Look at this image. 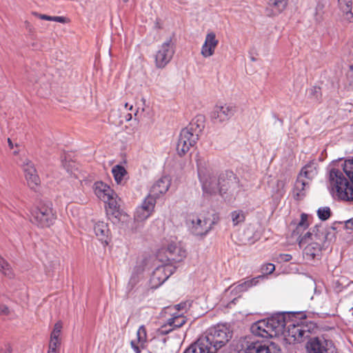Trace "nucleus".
Returning <instances> with one entry per match:
<instances>
[{
    "label": "nucleus",
    "mask_w": 353,
    "mask_h": 353,
    "mask_svg": "<svg viewBox=\"0 0 353 353\" xmlns=\"http://www.w3.org/2000/svg\"><path fill=\"white\" fill-rule=\"evenodd\" d=\"M305 347L307 353H336L333 341L323 336L310 338Z\"/></svg>",
    "instance_id": "9"
},
{
    "label": "nucleus",
    "mask_w": 353,
    "mask_h": 353,
    "mask_svg": "<svg viewBox=\"0 0 353 353\" xmlns=\"http://www.w3.org/2000/svg\"><path fill=\"white\" fill-rule=\"evenodd\" d=\"M123 2H128L129 0H122Z\"/></svg>",
    "instance_id": "57"
},
{
    "label": "nucleus",
    "mask_w": 353,
    "mask_h": 353,
    "mask_svg": "<svg viewBox=\"0 0 353 353\" xmlns=\"http://www.w3.org/2000/svg\"><path fill=\"white\" fill-rule=\"evenodd\" d=\"M322 9H323V6L319 4L316 8L315 20L317 22L321 21L322 19V14H321Z\"/></svg>",
    "instance_id": "43"
},
{
    "label": "nucleus",
    "mask_w": 353,
    "mask_h": 353,
    "mask_svg": "<svg viewBox=\"0 0 353 353\" xmlns=\"http://www.w3.org/2000/svg\"><path fill=\"white\" fill-rule=\"evenodd\" d=\"M204 336L217 352L232 339V332L225 325L219 324L209 328Z\"/></svg>",
    "instance_id": "8"
},
{
    "label": "nucleus",
    "mask_w": 353,
    "mask_h": 353,
    "mask_svg": "<svg viewBox=\"0 0 353 353\" xmlns=\"http://www.w3.org/2000/svg\"><path fill=\"white\" fill-rule=\"evenodd\" d=\"M175 52L174 44L171 38L166 39L159 47L154 56L157 68H164L172 60Z\"/></svg>",
    "instance_id": "10"
},
{
    "label": "nucleus",
    "mask_w": 353,
    "mask_h": 353,
    "mask_svg": "<svg viewBox=\"0 0 353 353\" xmlns=\"http://www.w3.org/2000/svg\"><path fill=\"white\" fill-rule=\"evenodd\" d=\"M334 234L327 232L321 225H316L312 232H307L299 240V246L304 247L303 255L307 260H314L321 254L322 246L326 241H331Z\"/></svg>",
    "instance_id": "3"
},
{
    "label": "nucleus",
    "mask_w": 353,
    "mask_h": 353,
    "mask_svg": "<svg viewBox=\"0 0 353 353\" xmlns=\"http://www.w3.org/2000/svg\"><path fill=\"white\" fill-rule=\"evenodd\" d=\"M60 346H61V339H60L50 338L48 350H54V351L59 352Z\"/></svg>",
    "instance_id": "40"
},
{
    "label": "nucleus",
    "mask_w": 353,
    "mask_h": 353,
    "mask_svg": "<svg viewBox=\"0 0 353 353\" xmlns=\"http://www.w3.org/2000/svg\"><path fill=\"white\" fill-rule=\"evenodd\" d=\"M186 256V251L176 243L168 244L165 249H161L157 253V257L162 262L177 263Z\"/></svg>",
    "instance_id": "11"
},
{
    "label": "nucleus",
    "mask_w": 353,
    "mask_h": 353,
    "mask_svg": "<svg viewBox=\"0 0 353 353\" xmlns=\"http://www.w3.org/2000/svg\"><path fill=\"white\" fill-rule=\"evenodd\" d=\"M11 347L9 345H4L0 347V353H11Z\"/></svg>",
    "instance_id": "47"
},
{
    "label": "nucleus",
    "mask_w": 353,
    "mask_h": 353,
    "mask_svg": "<svg viewBox=\"0 0 353 353\" xmlns=\"http://www.w3.org/2000/svg\"><path fill=\"white\" fill-rule=\"evenodd\" d=\"M197 171L199 181L201 183L202 190L204 195H214L225 192L227 188L223 184L225 181V175L221 174L218 177L214 172L208 169L201 161L197 160Z\"/></svg>",
    "instance_id": "4"
},
{
    "label": "nucleus",
    "mask_w": 353,
    "mask_h": 353,
    "mask_svg": "<svg viewBox=\"0 0 353 353\" xmlns=\"http://www.w3.org/2000/svg\"><path fill=\"white\" fill-rule=\"evenodd\" d=\"M137 342L132 341L131 347L135 352V353H141V349L145 347L147 342V331L145 325H141L137 332Z\"/></svg>",
    "instance_id": "22"
},
{
    "label": "nucleus",
    "mask_w": 353,
    "mask_h": 353,
    "mask_svg": "<svg viewBox=\"0 0 353 353\" xmlns=\"http://www.w3.org/2000/svg\"><path fill=\"white\" fill-rule=\"evenodd\" d=\"M350 312L352 313V315H353V307L350 310Z\"/></svg>",
    "instance_id": "55"
},
{
    "label": "nucleus",
    "mask_w": 353,
    "mask_h": 353,
    "mask_svg": "<svg viewBox=\"0 0 353 353\" xmlns=\"http://www.w3.org/2000/svg\"><path fill=\"white\" fill-rule=\"evenodd\" d=\"M236 107L231 104L216 105L212 113L214 123H223L228 121L235 113Z\"/></svg>",
    "instance_id": "15"
},
{
    "label": "nucleus",
    "mask_w": 353,
    "mask_h": 353,
    "mask_svg": "<svg viewBox=\"0 0 353 353\" xmlns=\"http://www.w3.org/2000/svg\"><path fill=\"white\" fill-rule=\"evenodd\" d=\"M190 221L191 222L190 230L194 235H205L211 229L212 221L210 219L193 216Z\"/></svg>",
    "instance_id": "18"
},
{
    "label": "nucleus",
    "mask_w": 353,
    "mask_h": 353,
    "mask_svg": "<svg viewBox=\"0 0 353 353\" xmlns=\"http://www.w3.org/2000/svg\"><path fill=\"white\" fill-rule=\"evenodd\" d=\"M309 94L314 101H319L321 97L320 88L313 87L309 90Z\"/></svg>",
    "instance_id": "41"
},
{
    "label": "nucleus",
    "mask_w": 353,
    "mask_h": 353,
    "mask_svg": "<svg viewBox=\"0 0 353 353\" xmlns=\"http://www.w3.org/2000/svg\"><path fill=\"white\" fill-rule=\"evenodd\" d=\"M318 174V163L315 161H311L305 164L301 169L299 176L305 177L310 181L312 180Z\"/></svg>",
    "instance_id": "24"
},
{
    "label": "nucleus",
    "mask_w": 353,
    "mask_h": 353,
    "mask_svg": "<svg viewBox=\"0 0 353 353\" xmlns=\"http://www.w3.org/2000/svg\"><path fill=\"white\" fill-rule=\"evenodd\" d=\"M47 353H59V351L48 350Z\"/></svg>",
    "instance_id": "54"
},
{
    "label": "nucleus",
    "mask_w": 353,
    "mask_h": 353,
    "mask_svg": "<svg viewBox=\"0 0 353 353\" xmlns=\"http://www.w3.org/2000/svg\"><path fill=\"white\" fill-rule=\"evenodd\" d=\"M94 193L98 198L103 201L110 196V195H114V192L110 188V187L102 181H97L94 183Z\"/></svg>",
    "instance_id": "23"
},
{
    "label": "nucleus",
    "mask_w": 353,
    "mask_h": 353,
    "mask_svg": "<svg viewBox=\"0 0 353 353\" xmlns=\"http://www.w3.org/2000/svg\"><path fill=\"white\" fill-rule=\"evenodd\" d=\"M195 347L199 350V353H216V348L212 346L205 336H200L194 342Z\"/></svg>",
    "instance_id": "26"
},
{
    "label": "nucleus",
    "mask_w": 353,
    "mask_h": 353,
    "mask_svg": "<svg viewBox=\"0 0 353 353\" xmlns=\"http://www.w3.org/2000/svg\"><path fill=\"white\" fill-rule=\"evenodd\" d=\"M331 214L330 208L329 207H322L317 210V215L322 221L327 220Z\"/></svg>",
    "instance_id": "37"
},
{
    "label": "nucleus",
    "mask_w": 353,
    "mask_h": 353,
    "mask_svg": "<svg viewBox=\"0 0 353 353\" xmlns=\"http://www.w3.org/2000/svg\"><path fill=\"white\" fill-rule=\"evenodd\" d=\"M131 118H132L131 114H128L127 115V117H126V120H127V121H129V120H130V119H131Z\"/></svg>",
    "instance_id": "53"
},
{
    "label": "nucleus",
    "mask_w": 353,
    "mask_h": 353,
    "mask_svg": "<svg viewBox=\"0 0 353 353\" xmlns=\"http://www.w3.org/2000/svg\"><path fill=\"white\" fill-rule=\"evenodd\" d=\"M39 19L43 20H47V21H52V17L46 15V14H35Z\"/></svg>",
    "instance_id": "50"
},
{
    "label": "nucleus",
    "mask_w": 353,
    "mask_h": 353,
    "mask_svg": "<svg viewBox=\"0 0 353 353\" xmlns=\"http://www.w3.org/2000/svg\"><path fill=\"white\" fill-rule=\"evenodd\" d=\"M285 185V183L283 180H277L276 182V190H274V193L279 196H281L284 192V188Z\"/></svg>",
    "instance_id": "38"
},
{
    "label": "nucleus",
    "mask_w": 353,
    "mask_h": 353,
    "mask_svg": "<svg viewBox=\"0 0 353 353\" xmlns=\"http://www.w3.org/2000/svg\"><path fill=\"white\" fill-rule=\"evenodd\" d=\"M275 266L272 263H268L262 267V271L263 274H270L274 272Z\"/></svg>",
    "instance_id": "42"
},
{
    "label": "nucleus",
    "mask_w": 353,
    "mask_h": 353,
    "mask_svg": "<svg viewBox=\"0 0 353 353\" xmlns=\"http://www.w3.org/2000/svg\"><path fill=\"white\" fill-rule=\"evenodd\" d=\"M234 225H236L245 221V214L242 210H235L230 214Z\"/></svg>",
    "instance_id": "34"
},
{
    "label": "nucleus",
    "mask_w": 353,
    "mask_h": 353,
    "mask_svg": "<svg viewBox=\"0 0 353 353\" xmlns=\"http://www.w3.org/2000/svg\"><path fill=\"white\" fill-rule=\"evenodd\" d=\"M309 183L299 176H298L292 190L293 197L299 201L305 196L306 188H308Z\"/></svg>",
    "instance_id": "25"
},
{
    "label": "nucleus",
    "mask_w": 353,
    "mask_h": 353,
    "mask_svg": "<svg viewBox=\"0 0 353 353\" xmlns=\"http://www.w3.org/2000/svg\"><path fill=\"white\" fill-rule=\"evenodd\" d=\"M125 107L126 108H128L129 110H132V108H133L132 105H129L128 103H126L125 104Z\"/></svg>",
    "instance_id": "52"
},
{
    "label": "nucleus",
    "mask_w": 353,
    "mask_h": 353,
    "mask_svg": "<svg viewBox=\"0 0 353 353\" xmlns=\"http://www.w3.org/2000/svg\"><path fill=\"white\" fill-rule=\"evenodd\" d=\"M62 165L68 173L74 175L75 178H78L77 174L74 170V163L73 161H68L66 159L62 160Z\"/></svg>",
    "instance_id": "35"
},
{
    "label": "nucleus",
    "mask_w": 353,
    "mask_h": 353,
    "mask_svg": "<svg viewBox=\"0 0 353 353\" xmlns=\"http://www.w3.org/2000/svg\"><path fill=\"white\" fill-rule=\"evenodd\" d=\"M327 188L332 195L342 201H353V157L332 163L327 167Z\"/></svg>",
    "instance_id": "2"
},
{
    "label": "nucleus",
    "mask_w": 353,
    "mask_h": 353,
    "mask_svg": "<svg viewBox=\"0 0 353 353\" xmlns=\"http://www.w3.org/2000/svg\"><path fill=\"white\" fill-rule=\"evenodd\" d=\"M175 271V268L164 264L158 266L153 271L150 277V285L152 288H157L162 285Z\"/></svg>",
    "instance_id": "13"
},
{
    "label": "nucleus",
    "mask_w": 353,
    "mask_h": 353,
    "mask_svg": "<svg viewBox=\"0 0 353 353\" xmlns=\"http://www.w3.org/2000/svg\"><path fill=\"white\" fill-rule=\"evenodd\" d=\"M27 184L32 190H36L41 181L34 164L28 159L22 161L21 164Z\"/></svg>",
    "instance_id": "14"
},
{
    "label": "nucleus",
    "mask_w": 353,
    "mask_h": 353,
    "mask_svg": "<svg viewBox=\"0 0 353 353\" xmlns=\"http://www.w3.org/2000/svg\"><path fill=\"white\" fill-rule=\"evenodd\" d=\"M309 226V221H308V215L305 213H302L301 214V219L299 222L297 224L296 230H305Z\"/></svg>",
    "instance_id": "36"
},
{
    "label": "nucleus",
    "mask_w": 353,
    "mask_h": 353,
    "mask_svg": "<svg viewBox=\"0 0 353 353\" xmlns=\"http://www.w3.org/2000/svg\"><path fill=\"white\" fill-rule=\"evenodd\" d=\"M345 227L347 230H353V217L345 221Z\"/></svg>",
    "instance_id": "48"
},
{
    "label": "nucleus",
    "mask_w": 353,
    "mask_h": 353,
    "mask_svg": "<svg viewBox=\"0 0 353 353\" xmlns=\"http://www.w3.org/2000/svg\"><path fill=\"white\" fill-rule=\"evenodd\" d=\"M8 143L10 148L12 149L14 145L10 139H8Z\"/></svg>",
    "instance_id": "51"
},
{
    "label": "nucleus",
    "mask_w": 353,
    "mask_h": 353,
    "mask_svg": "<svg viewBox=\"0 0 353 353\" xmlns=\"http://www.w3.org/2000/svg\"><path fill=\"white\" fill-rule=\"evenodd\" d=\"M171 185V179L168 176H164L158 179L151 187L148 196H152L155 200L165 194Z\"/></svg>",
    "instance_id": "19"
},
{
    "label": "nucleus",
    "mask_w": 353,
    "mask_h": 353,
    "mask_svg": "<svg viewBox=\"0 0 353 353\" xmlns=\"http://www.w3.org/2000/svg\"><path fill=\"white\" fill-rule=\"evenodd\" d=\"M225 175V181L223 183L225 184V188H227L225 192L223 193V196L225 194H229L231 196H236L241 191L244 190L242 185L240 183L239 179L234 175L232 172H225L223 173Z\"/></svg>",
    "instance_id": "17"
},
{
    "label": "nucleus",
    "mask_w": 353,
    "mask_h": 353,
    "mask_svg": "<svg viewBox=\"0 0 353 353\" xmlns=\"http://www.w3.org/2000/svg\"><path fill=\"white\" fill-rule=\"evenodd\" d=\"M30 221L40 228H48L56 219L50 201H40L30 210Z\"/></svg>",
    "instance_id": "6"
},
{
    "label": "nucleus",
    "mask_w": 353,
    "mask_h": 353,
    "mask_svg": "<svg viewBox=\"0 0 353 353\" xmlns=\"http://www.w3.org/2000/svg\"><path fill=\"white\" fill-rule=\"evenodd\" d=\"M292 259V255H290L289 254H280L279 255V258H278V259L280 261H283V262L290 261Z\"/></svg>",
    "instance_id": "44"
},
{
    "label": "nucleus",
    "mask_w": 353,
    "mask_h": 353,
    "mask_svg": "<svg viewBox=\"0 0 353 353\" xmlns=\"http://www.w3.org/2000/svg\"><path fill=\"white\" fill-rule=\"evenodd\" d=\"M62 329V323L61 321H58L55 323L54 326V329L50 334V338L53 339H60V334Z\"/></svg>",
    "instance_id": "39"
},
{
    "label": "nucleus",
    "mask_w": 353,
    "mask_h": 353,
    "mask_svg": "<svg viewBox=\"0 0 353 353\" xmlns=\"http://www.w3.org/2000/svg\"><path fill=\"white\" fill-rule=\"evenodd\" d=\"M195 344L193 343L190 345V347L185 350V351L183 353H199V350L197 348L194 350Z\"/></svg>",
    "instance_id": "45"
},
{
    "label": "nucleus",
    "mask_w": 353,
    "mask_h": 353,
    "mask_svg": "<svg viewBox=\"0 0 353 353\" xmlns=\"http://www.w3.org/2000/svg\"><path fill=\"white\" fill-rule=\"evenodd\" d=\"M94 232L99 239L104 245H107L110 240V230L106 223L97 221L94 225Z\"/></svg>",
    "instance_id": "21"
},
{
    "label": "nucleus",
    "mask_w": 353,
    "mask_h": 353,
    "mask_svg": "<svg viewBox=\"0 0 353 353\" xmlns=\"http://www.w3.org/2000/svg\"><path fill=\"white\" fill-rule=\"evenodd\" d=\"M0 272L6 277L12 279L14 277V272L10 265L0 256Z\"/></svg>",
    "instance_id": "31"
},
{
    "label": "nucleus",
    "mask_w": 353,
    "mask_h": 353,
    "mask_svg": "<svg viewBox=\"0 0 353 353\" xmlns=\"http://www.w3.org/2000/svg\"><path fill=\"white\" fill-rule=\"evenodd\" d=\"M112 173L117 183L122 184L123 183L124 178L127 174V171L123 166L121 165H116L112 168Z\"/></svg>",
    "instance_id": "29"
},
{
    "label": "nucleus",
    "mask_w": 353,
    "mask_h": 353,
    "mask_svg": "<svg viewBox=\"0 0 353 353\" xmlns=\"http://www.w3.org/2000/svg\"><path fill=\"white\" fill-rule=\"evenodd\" d=\"M219 44L214 32L207 33L203 44L201 46V54L204 58H208L214 54L215 49Z\"/></svg>",
    "instance_id": "20"
},
{
    "label": "nucleus",
    "mask_w": 353,
    "mask_h": 353,
    "mask_svg": "<svg viewBox=\"0 0 353 353\" xmlns=\"http://www.w3.org/2000/svg\"><path fill=\"white\" fill-rule=\"evenodd\" d=\"M143 267L141 265H136L132 271V275L128 282V288L132 290L139 281L141 275L143 272Z\"/></svg>",
    "instance_id": "28"
},
{
    "label": "nucleus",
    "mask_w": 353,
    "mask_h": 353,
    "mask_svg": "<svg viewBox=\"0 0 353 353\" xmlns=\"http://www.w3.org/2000/svg\"><path fill=\"white\" fill-rule=\"evenodd\" d=\"M341 10L345 12L348 19H353V14L351 12L352 10V0H338Z\"/></svg>",
    "instance_id": "33"
},
{
    "label": "nucleus",
    "mask_w": 353,
    "mask_h": 353,
    "mask_svg": "<svg viewBox=\"0 0 353 353\" xmlns=\"http://www.w3.org/2000/svg\"><path fill=\"white\" fill-rule=\"evenodd\" d=\"M264 275H259L254 278L246 281H240L237 284H233L225 290V296L230 293L232 295V301L230 303H235V301L241 296V294L253 286H256L261 281L265 279Z\"/></svg>",
    "instance_id": "12"
},
{
    "label": "nucleus",
    "mask_w": 353,
    "mask_h": 353,
    "mask_svg": "<svg viewBox=\"0 0 353 353\" xmlns=\"http://www.w3.org/2000/svg\"><path fill=\"white\" fill-rule=\"evenodd\" d=\"M288 0H270L269 5L276 14L281 13L286 7Z\"/></svg>",
    "instance_id": "32"
},
{
    "label": "nucleus",
    "mask_w": 353,
    "mask_h": 353,
    "mask_svg": "<svg viewBox=\"0 0 353 353\" xmlns=\"http://www.w3.org/2000/svg\"><path fill=\"white\" fill-rule=\"evenodd\" d=\"M155 204L154 198L152 196L145 197L141 205L137 208L134 219L137 221H143L147 219L154 211Z\"/></svg>",
    "instance_id": "16"
},
{
    "label": "nucleus",
    "mask_w": 353,
    "mask_h": 353,
    "mask_svg": "<svg viewBox=\"0 0 353 353\" xmlns=\"http://www.w3.org/2000/svg\"><path fill=\"white\" fill-rule=\"evenodd\" d=\"M194 123L183 128L179 136L176 143V151L180 156L186 154L193 147L199 139L200 130L194 128Z\"/></svg>",
    "instance_id": "7"
},
{
    "label": "nucleus",
    "mask_w": 353,
    "mask_h": 353,
    "mask_svg": "<svg viewBox=\"0 0 353 353\" xmlns=\"http://www.w3.org/2000/svg\"><path fill=\"white\" fill-rule=\"evenodd\" d=\"M108 205L109 209L111 210L112 214L115 216L120 214L119 213V205L118 203V196L117 194L114 192V195H110L109 198H107L105 201Z\"/></svg>",
    "instance_id": "30"
},
{
    "label": "nucleus",
    "mask_w": 353,
    "mask_h": 353,
    "mask_svg": "<svg viewBox=\"0 0 353 353\" xmlns=\"http://www.w3.org/2000/svg\"><path fill=\"white\" fill-rule=\"evenodd\" d=\"M305 316L302 313H277L259 320L251 326V332L255 336L264 339L283 335L289 344L301 343L310 336V332L305 324Z\"/></svg>",
    "instance_id": "1"
},
{
    "label": "nucleus",
    "mask_w": 353,
    "mask_h": 353,
    "mask_svg": "<svg viewBox=\"0 0 353 353\" xmlns=\"http://www.w3.org/2000/svg\"><path fill=\"white\" fill-rule=\"evenodd\" d=\"M186 323V319L185 316L182 315L174 316L172 318H170L168 320V324L170 327H172V329L167 330L165 326L161 327L160 329V332L163 334H168L172 331V329L178 328L183 326Z\"/></svg>",
    "instance_id": "27"
},
{
    "label": "nucleus",
    "mask_w": 353,
    "mask_h": 353,
    "mask_svg": "<svg viewBox=\"0 0 353 353\" xmlns=\"http://www.w3.org/2000/svg\"><path fill=\"white\" fill-rule=\"evenodd\" d=\"M52 21L65 23L66 22V18L64 17L54 16L52 17Z\"/></svg>",
    "instance_id": "46"
},
{
    "label": "nucleus",
    "mask_w": 353,
    "mask_h": 353,
    "mask_svg": "<svg viewBox=\"0 0 353 353\" xmlns=\"http://www.w3.org/2000/svg\"><path fill=\"white\" fill-rule=\"evenodd\" d=\"M231 350L232 353H279L280 352V349H278L274 343L266 345L251 337H243L233 341Z\"/></svg>",
    "instance_id": "5"
},
{
    "label": "nucleus",
    "mask_w": 353,
    "mask_h": 353,
    "mask_svg": "<svg viewBox=\"0 0 353 353\" xmlns=\"http://www.w3.org/2000/svg\"><path fill=\"white\" fill-rule=\"evenodd\" d=\"M8 312H9V309L6 305H0V313L1 314L6 315L8 314Z\"/></svg>",
    "instance_id": "49"
},
{
    "label": "nucleus",
    "mask_w": 353,
    "mask_h": 353,
    "mask_svg": "<svg viewBox=\"0 0 353 353\" xmlns=\"http://www.w3.org/2000/svg\"><path fill=\"white\" fill-rule=\"evenodd\" d=\"M176 307H177V309H180L181 308V304L177 305Z\"/></svg>",
    "instance_id": "56"
}]
</instances>
